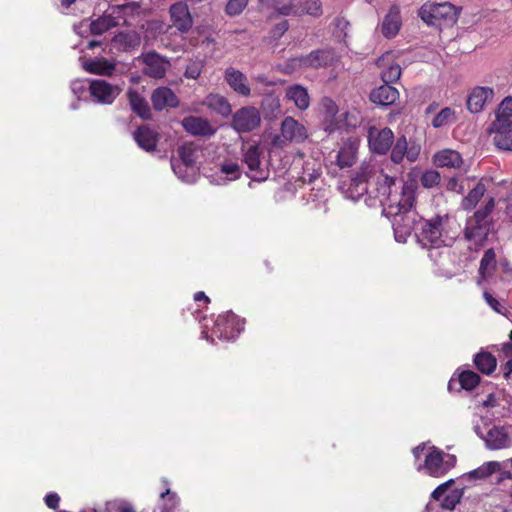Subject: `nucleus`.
<instances>
[{
	"label": "nucleus",
	"instance_id": "nucleus-1",
	"mask_svg": "<svg viewBox=\"0 0 512 512\" xmlns=\"http://www.w3.org/2000/svg\"><path fill=\"white\" fill-rule=\"evenodd\" d=\"M396 184V178L383 173V170L377 171L370 164H363L351 176L348 187L345 191L346 197L352 200H358L367 193L374 194L379 198L382 205L387 206V210H394L398 201L392 199V188Z\"/></svg>",
	"mask_w": 512,
	"mask_h": 512
},
{
	"label": "nucleus",
	"instance_id": "nucleus-2",
	"mask_svg": "<svg viewBox=\"0 0 512 512\" xmlns=\"http://www.w3.org/2000/svg\"><path fill=\"white\" fill-rule=\"evenodd\" d=\"M417 183L415 180H409L402 184L400 199L394 206V210H388L387 213L393 216L392 227L395 240L399 243H405L412 232L416 233L421 216L414 208L416 199Z\"/></svg>",
	"mask_w": 512,
	"mask_h": 512
},
{
	"label": "nucleus",
	"instance_id": "nucleus-3",
	"mask_svg": "<svg viewBox=\"0 0 512 512\" xmlns=\"http://www.w3.org/2000/svg\"><path fill=\"white\" fill-rule=\"evenodd\" d=\"M460 11L461 8L449 2L425 3L420 7L418 15L429 26H452L457 22Z\"/></svg>",
	"mask_w": 512,
	"mask_h": 512
},
{
	"label": "nucleus",
	"instance_id": "nucleus-4",
	"mask_svg": "<svg viewBox=\"0 0 512 512\" xmlns=\"http://www.w3.org/2000/svg\"><path fill=\"white\" fill-rule=\"evenodd\" d=\"M415 237L417 242L425 248H439L444 245L443 239V217L436 215L431 219H424L421 216L416 226Z\"/></svg>",
	"mask_w": 512,
	"mask_h": 512
},
{
	"label": "nucleus",
	"instance_id": "nucleus-5",
	"mask_svg": "<svg viewBox=\"0 0 512 512\" xmlns=\"http://www.w3.org/2000/svg\"><path fill=\"white\" fill-rule=\"evenodd\" d=\"M456 462L455 455L446 454L441 449L432 446L425 455L424 463L419 465L417 470H424L427 475L439 478L447 474L456 465Z\"/></svg>",
	"mask_w": 512,
	"mask_h": 512
},
{
	"label": "nucleus",
	"instance_id": "nucleus-6",
	"mask_svg": "<svg viewBox=\"0 0 512 512\" xmlns=\"http://www.w3.org/2000/svg\"><path fill=\"white\" fill-rule=\"evenodd\" d=\"M139 61L143 64L142 73L153 79L164 78L171 65L167 57L154 50L142 53Z\"/></svg>",
	"mask_w": 512,
	"mask_h": 512
},
{
	"label": "nucleus",
	"instance_id": "nucleus-7",
	"mask_svg": "<svg viewBox=\"0 0 512 512\" xmlns=\"http://www.w3.org/2000/svg\"><path fill=\"white\" fill-rule=\"evenodd\" d=\"M390 159L394 164H400L406 158L415 162L420 155L421 146L416 141H408L405 135L397 137L390 148Z\"/></svg>",
	"mask_w": 512,
	"mask_h": 512
},
{
	"label": "nucleus",
	"instance_id": "nucleus-8",
	"mask_svg": "<svg viewBox=\"0 0 512 512\" xmlns=\"http://www.w3.org/2000/svg\"><path fill=\"white\" fill-rule=\"evenodd\" d=\"M260 123L259 110L252 106H246L233 115L231 126L239 133H248L259 127Z\"/></svg>",
	"mask_w": 512,
	"mask_h": 512
},
{
	"label": "nucleus",
	"instance_id": "nucleus-9",
	"mask_svg": "<svg viewBox=\"0 0 512 512\" xmlns=\"http://www.w3.org/2000/svg\"><path fill=\"white\" fill-rule=\"evenodd\" d=\"M88 90L95 102L105 105L112 104L120 94V88L117 85L102 79L91 80Z\"/></svg>",
	"mask_w": 512,
	"mask_h": 512
},
{
	"label": "nucleus",
	"instance_id": "nucleus-10",
	"mask_svg": "<svg viewBox=\"0 0 512 512\" xmlns=\"http://www.w3.org/2000/svg\"><path fill=\"white\" fill-rule=\"evenodd\" d=\"M300 61L306 69H320L332 66L337 61V55L333 48L324 47L303 55Z\"/></svg>",
	"mask_w": 512,
	"mask_h": 512
},
{
	"label": "nucleus",
	"instance_id": "nucleus-11",
	"mask_svg": "<svg viewBox=\"0 0 512 512\" xmlns=\"http://www.w3.org/2000/svg\"><path fill=\"white\" fill-rule=\"evenodd\" d=\"M484 443L489 450L507 449L512 446V438L506 427L493 425L486 431Z\"/></svg>",
	"mask_w": 512,
	"mask_h": 512
},
{
	"label": "nucleus",
	"instance_id": "nucleus-12",
	"mask_svg": "<svg viewBox=\"0 0 512 512\" xmlns=\"http://www.w3.org/2000/svg\"><path fill=\"white\" fill-rule=\"evenodd\" d=\"M170 19L173 26L182 33H187L193 26V18L185 2H176L170 6Z\"/></svg>",
	"mask_w": 512,
	"mask_h": 512
},
{
	"label": "nucleus",
	"instance_id": "nucleus-13",
	"mask_svg": "<svg viewBox=\"0 0 512 512\" xmlns=\"http://www.w3.org/2000/svg\"><path fill=\"white\" fill-rule=\"evenodd\" d=\"M121 14L122 9L120 7H114L111 9L110 13H105L93 20L90 24L91 33L93 35H102L106 31L119 26L121 21L124 20Z\"/></svg>",
	"mask_w": 512,
	"mask_h": 512
},
{
	"label": "nucleus",
	"instance_id": "nucleus-14",
	"mask_svg": "<svg viewBox=\"0 0 512 512\" xmlns=\"http://www.w3.org/2000/svg\"><path fill=\"white\" fill-rule=\"evenodd\" d=\"M133 139L146 152H154L160 140V134L148 124H142L133 132Z\"/></svg>",
	"mask_w": 512,
	"mask_h": 512
},
{
	"label": "nucleus",
	"instance_id": "nucleus-15",
	"mask_svg": "<svg viewBox=\"0 0 512 512\" xmlns=\"http://www.w3.org/2000/svg\"><path fill=\"white\" fill-rule=\"evenodd\" d=\"M150 99L155 111L177 108L179 106V98L171 88L166 86L154 89L151 93Z\"/></svg>",
	"mask_w": 512,
	"mask_h": 512
},
{
	"label": "nucleus",
	"instance_id": "nucleus-16",
	"mask_svg": "<svg viewBox=\"0 0 512 512\" xmlns=\"http://www.w3.org/2000/svg\"><path fill=\"white\" fill-rule=\"evenodd\" d=\"M394 139L393 131L385 127L375 133H369V147L373 153L385 155L390 150Z\"/></svg>",
	"mask_w": 512,
	"mask_h": 512
},
{
	"label": "nucleus",
	"instance_id": "nucleus-17",
	"mask_svg": "<svg viewBox=\"0 0 512 512\" xmlns=\"http://www.w3.org/2000/svg\"><path fill=\"white\" fill-rule=\"evenodd\" d=\"M492 228L493 224L476 223L468 219L464 229V237L475 246L482 247L492 231Z\"/></svg>",
	"mask_w": 512,
	"mask_h": 512
},
{
	"label": "nucleus",
	"instance_id": "nucleus-18",
	"mask_svg": "<svg viewBox=\"0 0 512 512\" xmlns=\"http://www.w3.org/2000/svg\"><path fill=\"white\" fill-rule=\"evenodd\" d=\"M281 135L289 142L302 143L307 137V129L291 116H287L281 123Z\"/></svg>",
	"mask_w": 512,
	"mask_h": 512
},
{
	"label": "nucleus",
	"instance_id": "nucleus-19",
	"mask_svg": "<svg viewBox=\"0 0 512 512\" xmlns=\"http://www.w3.org/2000/svg\"><path fill=\"white\" fill-rule=\"evenodd\" d=\"M181 123L184 130L193 136L209 137L216 131L208 120L198 116H187Z\"/></svg>",
	"mask_w": 512,
	"mask_h": 512
},
{
	"label": "nucleus",
	"instance_id": "nucleus-20",
	"mask_svg": "<svg viewBox=\"0 0 512 512\" xmlns=\"http://www.w3.org/2000/svg\"><path fill=\"white\" fill-rule=\"evenodd\" d=\"M494 91L489 87H475L468 95L466 106L471 113H479L484 109L486 102L492 99Z\"/></svg>",
	"mask_w": 512,
	"mask_h": 512
},
{
	"label": "nucleus",
	"instance_id": "nucleus-21",
	"mask_svg": "<svg viewBox=\"0 0 512 512\" xmlns=\"http://www.w3.org/2000/svg\"><path fill=\"white\" fill-rule=\"evenodd\" d=\"M260 156L261 152L256 144L249 145L243 155V161L251 173L250 178L258 181L265 179L264 171L260 169Z\"/></svg>",
	"mask_w": 512,
	"mask_h": 512
},
{
	"label": "nucleus",
	"instance_id": "nucleus-22",
	"mask_svg": "<svg viewBox=\"0 0 512 512\" xmlns=\"http://www.w3.org/2000/svg\"><path fill=\"white\" fill-rule=\"evenodd\" d=\"M371 102L379 106L388 107L399 99V91L388 84L374 88L369 96Z\"/></svg>",
	"mask_w": 512,
	"mask_h": 512
},
{
	"label": "nucleus",
	"instance_id": "nucleus-23",
	"mask_svg": "<svg viewBox=\"0 0 512 512\" xmlns=\"http://www.w3.org/2000/svg\"><path fill=\"white\" fill-rule=\"evenodd\" d=\"M226 83L231 89L242 97H249L251 94V88L248 83V79L244 73L234 68L226 69Z\"/></svg>",
	"mask_w": 512,
	"mask_h": 512
},
{
	"label": "nucleus",
	"instance_id": "nucleus-24",
	"mask_svg": "<svg viewBox=\"0 0 512 512\" xmlns=\"http://www.w3.org/2000/svg\"><path fill=\"white\" fill-rule=\"evenodd\" d=\"M433 163L439 168H460L463 164V158L455 150L443 149L433 156Z\"/></svg>",
	"mask_w": 512,
	"mask_h": 512
},
{
	"label": "nucleus",
	"instance_id": "nucleus-25",
	"mask_svg": "<svg viewBox=\"0 0 512 512\" xmlns=\"http://www.w3.org/2000/svg\"><path fill=\"white\" fill-rule=\"evenodd\" d=\"M285 98L294 103L299 110H306L310 105L307 89L300 84H293L286 88Z\"/></svg>",
	"mask_w": 512,
	"mask_h": 512
},
{
	"label": "nucleus",
	"instance_id": "nucleus-26",
	"mask_svg": "<svg viewBox=\"0 0 512 512\" xmlns=\"http://www.w3.org/2000/svg\"><path fill=\"white\" fill-rule=\"evenodd\" d=\"M127 98L134 113H136L143 120L151 119L152 113L150 107L146 99L141 96L137 90L133 88L128 89Z\"/></svg>",
	"mask_w": 512,
	"mask_h": 512
},
{
	"label": "nucleus",
	"instance_id": "nucleus-27",
	"mask_svg": "<svg viewBox=\"0 0 512 512\" xmlns=\"http://www.w3.org/2000/svg\"><path fill=\"white\" fill-rule=\"evenodd\" d=\"M226 341H235L244 331L245 319L240 318L232 311H226Z\"/></svg>",
	"mask_w": 512,
	"mask_h": 512
},
{
	"label": "nucleus",
	"instance_id": "nucleus-28",
	"mask_svg": "<svg viewBox=\"0 0 512 512\" xmlns=\"http://www.w3.org/2000/svg\"><path fill=\"white\" fill-rule=\"evenodd\" d=\"M80 512H136L133 505L124 499H113L106 501L103 507L86 508Z\"/></svg>",
	"mask_w": 512,
	"mask_h": 512
},
{
	"label": "nucleus",
	"instance_id": "nucleus-29",
	"mask_svg": "<svg viewBox=\"0 0 512 512\" xmlns=\"http://www.w3.org/2000/svg\"><path fill=\"white\" fill-rule=\"evenodd\" d=\"M401 21L399 13L396 9H390L388 14L384 17L382 22V34L391 39L397 35L400 30Z\"/></svg>",
	"mask_w": 512,
	"mask_h": 512
},
{
	"label": "nucleus",
	"instance_id": "nucleus-30",
	"mask_svg": "<svg viewBox=\"0 0 512 512\" xmlns=\"http://www.w3.org/2000/svg\"><path fill=\"white\" fill-rule=\"evenodd\" d=\"M486 186L482 181H479L474 188L461 201V208L465 211L473 210L486 192Z\"/></svg>",
	"mask_w": 512,
	"mask_h": 512
},
{
	"label": "nucleus",
	"instance_id": "nucleus-31",
	"mask_svg": "<svg viewBox=\"0 0 512 512\" xmlns=\"http://www.w3.org/2000/svg\"><path fill=\"white\" fill-rule=\"evenodd\" d=\"M473 362L476 368L485 375L492 374L497 366L496 358L491 353L485 351L475 354Z\"/></svg>",
	"mask_w": 512,
	"mask_h": 512
},
{
	"label": "nucleus",
	"instance_id": "nucleus-32",
	"mask_svg": "<svg viewBox=\"0 0 512 512\" xmlns=\"http://www.w3.org/2000/svg\"><path fill=\"white\" fill-rule=\"evenodd\" d=\"M140 36L134 31L120 32L113 38V42L116 46L124 51L134 50L140 45Z\"/></svg>",
	"mask_w": 512,
	"mask_h": 512
},
{
	"label": "nucleus",
	"instance_id": "nucleus-33",
	"mask_svg": "<svg viewBox=\"0 0 512 512\" xmlns=\"http://www.w3.org/2000/svg\"><path fill=\"white\" fill-rule=\"evenodd\" d=\"M261 110L265 119H275L281 113L279 98L273 94L266 95L261 101Z\"/></svg>",
	"mask_w": 512,
	"mask_h": 512
},
{
	"label": "nucleus",
	"instance_id": "nucleus-34",
	"mask_svg": "<svg viewBox=\"0 0 512 512\" xmlns=\"http://www.w3.org/2000/svg\"><path fill=\"white\" fill-rule=\"evenodd\" d=\"M84 69L91 74L110 76L115 70V64L102 58L86 62L84 64Z\"/></svg>",
	"mask_w": 512,
	"mask_h": 512
},
{
	"label": "nucleus",
	"instance_id": "nucleus-35",
	"mask_svg": "<svg viewBox=\"0 0 512 512\" xmlns=\"http://www.w3.org/2000/svg\"><path fill=\"white\" fill-rule=\"evenodd\" d=\"M297 1V15L304 14L320 17L323 13L322 3L320 0H296Z\"/></svg>",
	"mask_w": 512,
	"mask_h": 512
},
{
	"label": "nucleus",
	"instance_id": "nucleus-36",
	"mask_svg": "<svg viewBox=\"0 0 512 512\" xmlns=\"http://www.w3.org/2000/svg\"><path fill=\"white\" fill-rule=\"evenodd\" d=\"M499 469V463L496 461L486 462L480 467L466 473L463 477H466L468 480H480L485 479L491 476Z\"/></svg>",
	"mask_w": 512,
	"mask_h": 512
},
{
	"label": "nucleus",
	"instance_id": "nucleus-37",
	"mask_svg": "<svg viewBox=\"0 0 512 512\" xmlns=\"http://www.w3.org/2000/svg\"><path fill=\"white\" fill-rule=\"evenodd\" d=\"M178 155L181 164L187 168H192L197 160V147L193 143H185L178 149Z\"/></svg>",
	"mask_w": 512,
	"mask_h": 512
},
{
	"label": "nucleus",
	"instance_id": "nucleus-38",
	"mask_svg": "<svg viewBox=\"0 0 512 512\" xmlns=\"http://www.w3.org/2000/svg\"><path fill=\"white\" fill-rule=\"evenodd\" d=\"M494 207L495 200L493 197H490L482 207L474 212L470 219L476 223L493 224L490 214L493 212Z\"/></svg>",
	"mask_w": 512,
	"mask_h": 512
},
{
	"label": "nucleus",
	"instance_id": "nucleus-39",
	"mask_svg": "<svg viewBox=\"0 0 512 512\" xmlns=\"http://www.w3.org/2000/svg\"><path fill=\"white\" fill-rule=\"evenodd\" d=\"M457 120L455 110L450 107H445L438 112L433 118L431 125L433 128L438 129L449 124L454 123Z\"/></svg>",
	"mask_w": 512,
	"mask_h": 512
},
{
	"label": "nucleus",
	"instance_id": "nucleus-40",
	"mask_svg": "<svg viewBox=\"0 0 512 512\" xmlns=\"http://www.w3.org/2000/svg\"><path fill=\"white\" fill-rule=\"evenodd\" d=\"M355 150L351 145L341 147L336 156V164L340 168L351 167L356 159Z\"/></svg>",
	"mask_w": 512,
	"mask_h": 512
},
{
	"label": "nucleus",
	"instance_id": "nucleus-41",
	"mask_svg": "<svg viewBox=\"0 0 512 512\" xmlns=\"http://www.w3.org/2000/svg\"><path fill=\"white\" fill-rule=\"evenodd\" d=\"M458 382L461 389L470 391L479 384L480 376L472 370H465L460 373Z\"/></svg>",
	"mask_w": 512,
	"mask_h": 512
},
{
	"label": "nucleus",
	"instance_id": "nucleus-42",
	"mask_svg": "<svg viewBox=\"0 0 512 512\" xmlns=\"http://www.w3.org/2000/svg\"><path fill=\"white\" fill-rule=\"evenodd\" d=\"M492 131L495 134L512 131V115L497 112L496 119L492 123Z\"/></svg>",
	"mask_w": 512,
	"mask_h": 512
},
{
	"label": "nucleus",
	"instance_id": "nucleus-43",
	"mask_svg": "<svg viewBox=\"0 0 512 512\" xmlns=\"http://www.w3.org/2000/svg\"><path fill=\"white\" fill-rule=\"evenodd\" d=\"M496 267V254L493 248L486 250L480 260L479 274L484 278L485 273Z\"/></svg>",
	"mask_w": 512,
	"mask_h": 512
},
{
	"label": "nucleus",
	"instance_id": "nucleus-44",
	"mask_svg": "<svg viewBox=\"0 0 512 512\" xmlns=\"http://www.w3.org/2000/svg\"><path fill=\"white\" fill-rule=\"evenodd\" d=\"M160 497L164 501V504L161 508V512H174L179 504V498L177 494L171 492L170 489L167 488L164 492L160 494Z\"/></svg>",
	"mask_w": 512,
	"mask_h": 512
},
{
	"label": "nucleus",
	"instance_id": "nucleus-45",
	"mask_svg": "<svg viewBox=\"0 0 512 512\" xmlns=\"http://www.w3.org/2000/svg\"><path fill=\"white\" fill-rule=\"evenodd\" d=\"M441 175L438 171L430 169L424 171L420 176L421 185L424 188L431 189L440 184Z\"/></svg>",
	"mask_w": 512,
	"mask_h": 512
},
{
	"label": "nucleus",
	"instance_id": "nucleus-46",
	"mask_svg": "<svg viewBox=\"0 0 512 512\" xmlns=\"http://www.w3.org/2000/svg\"><path fill=\"white\" fill-rule=\"evenodd\" d=\"M333 36L339 41H343L348 34L350 23L342 16H337L333 21Z\"/></svg>",
	"mask_w": 512,
	"mask_h": 512
},
{
	"label": "nucleus",
	"instance_id": "nucleus-47",
	"mask_svg": "<svg viewBox=\"0 0 512 512\" xmlns=\"http://www.w3.org/2000/svg\"><path fill=\"white\" fill-rule=\"evenodd\" d=\"M275 11L284 16H298L297 15V1L296 0H288L287 2H280L278 0H274L273 5Z\"/></svg>",
	"mask_w": 512,
	"mask_h": 512
},
{
	"label": "nucleus",
	"instance_id": "nucleus-48",
	"mask_svg": "<svg viewBox=\"0 0 512 512\" xmlns=\"http://www.w3.org/2000/svg\"><path fill=\"white\" fill-rule=\"evenodd\" d=\"M463 496L462 489H454L449 494H447L442 502L441 507L445 510H454L456 505L460 503Z\"/></svg>",
	"mask_w": 512,
	"mask_h": 512
},
{
	"label": "nucleus",
	"instance_id": "nucleus-49",
	"mask_svg": "<svg viewBox=\"0 0 512 512\" xmlns=\"http://www.w3.org/2000/svg\"><path fill=\"white\" fill-rule=\"evenodd\" d=\"M401 77V67L398 64L388 66L381 72V79L384 84L390 85L398 81Z\"/></svg>",
	"mask_w": 512,
	"mask_h": 512
},
{
	"label": "nucleus",
	"instance_id": "nucleus-50",
	"mask_svg": "<svg viewBox=\"0 0 512 512\" xmlns=\"http://www.w3.org/2000/svg\"><path fill=\"white\" fill-rule=\"evenodd\" d=\"M494 143L499 149L512 151V130L495 134Z\"/></svg>",
	"mask_w": 512,
	"mask_h": 512
},
{
	"label": "nucleus",
	"instance_id": "nucleus-51",
	"mask_svg": "<svg viewBox=\"0 0 512 512\" xmlns=\"http://www.w3.org/2000/svg\"><path fill=\"white\" fill-rule=\"evenodd\" d=\"M510 337V340L511 342L509 343H504L502 345V352L505 354V356L507 357H511L505 364L504 368H503V375L506 379H508L512 373V331L509 335Z\"/></svg>",
	"mask_w": 512,
	"mask_h": 512
},
{
	"label": "nucleus",
	"instance_id": "nucleus-52",
	"mask_svg": "<svg viewBox=\"0 0 512 512\" xmlns=\"http://www.w3.org/2000/svg\"><path fill=\"white\" fill-rule=\"evenodd\" d=\"M247 4L248 0H228L226 3V14L230 16L239 15Z\"/></svg>",
	"mask_w": 512,
	"mask_h": 512
},
{
	"label": "nucleus",
	"instance_id": "nucleus-53",
	"mask_svg": "<svg viewBox=\"0 0 512 512\" xmlns=\"http://www.w3.org/2000/svg\"><path fill=\"white\" fill-rule=\"evenodd\" d=\"M302 58H303V55L289 58L285 62L283 71L286 73H292L299 69H306L304 64L302 63V61H300V59H302Z\"/></svg>",
	"mask_w": 512,
	"mask_h": 512
},
{
	"label": "nucleus",
	"instance_id": "nucleus-54",
	"mask_svg": "<svg viewBox=\"0 0 512 512\" xmlns=\"http://www.w3.org/2000/svg\"><path fill=\"white\" fill-rule=\"evenodd\" d=\"M308 166L309 163H306L305 166L303 167L302 179L304 182L312 183L319 178V176L321 175V171L320 168L310 169Z\"/></svg>",
	"mask_w": 512,
	"mask_h": 512
},
{
	"label": "nucleus",
	"instance_id": "nucleus-55",
	"mask_svg": "<svg viewBox=\"0 0 512 512\" xmlns=\"http://www.w3.org/2000/svg\"><path fill=\"white\" fill-rule=\"evenodd\" d=\"M288 29L289 22L287 20H282L271 29L270 35L274 40H277L281 38Z\"/></svg>",
	"mask_w": 512,
	"mask_h": 512
},
{
	"label": "nucleus",
	"instance_id": "nucleus-56",
	"mask_svg": "<svg viewBox=\"0 0 512 512\" xmlns=\"http://www.w3.org/2000/svg\"><path fill=\"white\" fill-rule=\"evenodd\" d=\"M445 188L447 191L458 194H462L465 190L464 185L459 182V178L457 176L450 177L445 184Z\"/></svg>",
	"mask_w": 512,
	"mask_h": 512
},
{
	"label": "nucleus",
	"instance_id": "nucleus-57",
	"mask_svg": "<svg viewBox=\"0 0 512 512\" xmlns=\"http://www.w3.org/2000/svg\"><path fill=\"white\" fill-rule=\"evenodd\" d=\"M486 303L496 312L503 313V305L493 295L487 291L483 293Z\"/></svg>",
	"mask_w": 512,
	"mask_h": 512
},
{
	"label": "nucleus",
	"instance_id": "nucleus-58",
	"mask_svg": "<svg viewBox=\"0 0 512 512\" xmlns=\"http://www.w3.org/2000/svg\"><path fill=\"white\" fill-rule=\"evenodd\" d=\"M201 74V67L199 63H192L187 66L185 70V77L188 79H197Z\"/></svg>",
	"mask_w": 512,
	"mask_h": 512
},
{
	"label": "nucleus",
	"instance_id": "nucleus-59",
	"mask_svg": "<svg viewBox=\"0 0 512 512\" xmlns=\"http://www.w3.org/2000/svg\"><path fill=\"white\" fill-rule=\"evenodd\" d=\"M240 176V170L237 164L226 163V180H236Z\"/></svg>",
	"mask_w": 512,
	"mask_h": 512
},
{
	"label": "nucleus",
	"instance_id": "nucleus-60",
	"mask_svg": "<svg viewBox=\"0 0 512 512\" xmlns=\"http://www.w3.org/2000/svg\"><path fill=\"white\" fill-rule=\"evenodd\" d=\"M44 500L48 508L55 510L59 506L60 497L57 493H48Z\"/></svg>",
	"mask_w": 512,
	"mask_h": 512
},
{
	"label": "nucleus",
	"instance_id": "nucleus-61",
	"mask_svg": "<svg viewBox=\"0 0 512 512\" xmlns=\"http://www.w3.org/2000/svg\"><path fill=\"white\" fill-rule=\"evenodd\" d=\"M498 112L512 115V96H507L499 105Z\"/></svg>",
	"mask_w": 512,
	"mask_h": 512
},
{
	"label": "nucleus",
	"instance_id": "nucleus-62",
	"mask_svg": "<svg viewBox=\"0 0 512 512\" xmlns=\"http://www.w3.org/2000/svg\"><path fill=\"white\" fill-rule=\"evenodd\" d=\"M214 336H216L219 340H221L222 336H223V330H222L221 325L219 323V319H217V321L215 322V325H214V327L212 328V331H211V341L212 342H215Z\"/></svg>",
	"mask_w": 512,
	"mask_h": 512
},
{
	"label": "nucleus",
	"instance_id": "nucleus-63",
	"mask_svg": "<svg viewBox=\"0 0 512 512\" xmlns=\"http://www.w3.org/2000/svg\"><path fill=\"white\" fill-rule=\"evenodd\" d=\"M497 399L493 394H489L487 398L482 402L483 407H494L496 406Z\"/></svg>",
	"mask_w": 512,
	"mask_h": 512
},
{
	"label": "nucleus",
	"instance_id": "nucleus-64",
	"mask_svg": "<svg viewBox=\"0 0 512 512\" xmlns=\"http://www.w3.org/2000/svg\"><path fill=\"white\" fill-rule=\"evenodd\" d=\"M426 450V445L424 443L419 444L413 449V455L416 459H420L421 455Z\"/></svg>",
	"mask_w": 512,
	"mask_h": 512
}]
</instances>
